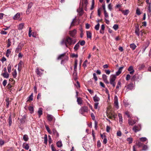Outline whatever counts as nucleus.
Returning a JSON list of instances; mask_svg holds the SVG:
<instances>
[{"label":"nucleus","mask_w":151,"mask_h":151,"mask_svg":"<svg viewBox=\"0 0 151 151\" xmlns=\"http://www.w3.org/2000/svg\"><path fill=\"white\" fill-rule=\"evenodd\" d=\"M88 2L87 0H81L80 3L78 11L81 12L83 11V9H85L86 8V6L88 4Z\"/></svg>","instance_id":"f257e3e1"},{"label":"nucleus","mask_w":151,"mask_h":151,"mask_svg":"<svg viewBox=\"0 0 151 151\" xmlns=\"http://www.w3.org/2000/svg\"><path fill=\"white\" fill-rule=\"evenodd\" d=\"M76 42L75 40H72V38H66L65 40H63L62 41L61 44L62 45H65L66 47H68V45L74 44Z\"/></svg>","instance_id":"f03ea898"},{"label":"nucleus","mask_w":151,"mask_h":151,"mask_svg":"<svg viewBox=\"0 0 151 151\" xmlns=\"http://www.w3.org/2000/svg\"><path fill=\"white\" fill-rule=\"evenodd\" d=\"M79 20L75 18L73 19L72 22H71L70 27L75 25H77L79 24Z\"/></svg>","instance_id":"7ed1b4c3"},{"label":"nucleus","mask_w":151,"mask_h":151,"mask_svg":"<svg viewBox=\"0 0 151 151\" xmlns=\"http://www.w3.org/2000/svg\"><path fill=\"white\" fill-rule=\"evenodd\" d=\"M88 111V108L86 106H84L83 107H82L80 110V113L82 114H83V113L84 112H87Z\"/></svg>","instance_id":"20e7f679"},{"label":"nucleus","mask_w":151,"mask_h":151,"mask_svg":"<svg viewBox=\"0 0 151 151\" xmlns=\"http://www.w3.org/2000/svg\"><path fill=\"white\" fill-rule=\"evenodd\" d=\"M77 32L76 29H74L73 30L70 31L69 32V34L71 37H73L75 36Z\"/></svg>","instance_id":"39448f33"},{"label":"nucleus","mask_w":151,"mask_h":151,"mask_svg":"<svg viewBox=\"0 0 151 151\" xmlns=\"http://www.w3.org/2000/svg\"><path fill=\"white\" fill-rule=\"evenodd\" d=\"M114 100V105L116 107V108L117 109H118L119 107L118 99V98L116 96H115Z\"/></svg>","instance_id":"423d86ee"},{"label":"nucleus","mask_w":151,"mask_h":151,"mask_svg":"<svg viewBox=\"0 0 151 151\" xmlns=\"http://www.w3.org/2000/svg\"><path fill=\"white\" fill-rule=\"evenodd\" d=\"M128 122L129 125L132 126L136 123V120H132L131 119H129L128 120Z\"/></svg>","instance_id":"0eeeda50"},{"label":"nucleus","mask_w":151,"mask_h":151,"mask_svg":"<svg viewBox=\"0 0 151 151\" xmlns=\"http://www.w3.org/2000/svg\"><path fill=\"white\" fill-rule=\"evenodd\" d=\"M139 127H141V125L140 124L138 126H135L133 128V130L135 132H137L140 130V129L139 128Z\"/></svg>","instance_id":"6e6552de"},{"label":"nucleus","mask_w":151,"mask_h":151,"mask_svg":"<svg viewBox=\"0 0 151 151\" xmlns=\"http://www.w3.org/2000/svg\"><path fill=\"white\" fill-rule=\"evenodd\" d=\"M47 118L48 120L50 122L52 121L54 119V120L55 119L53 116L50 114H47Z\"/></svg>","instance_id":"1a4fd4ad"},{"label":"nucleus","mask_w":151,"mask_h":151,"mask_svg":"<svg viewBox=\"0 0 151 151\" xmlns=\"http://www.w3.org/2000/svg\"><path fill=\"white\" fill-rule=\"evenodd\" d=\"M102 78L104 82L107 84L109 83V82L107 80V76L105 74L102 75Z\"/></svg>","instance_id":"9d476101"},{"label":"nucleus","mask_w":151,"mask_h":151,"mask_svg":"<svg viewBox=\"0 0 151 151\" xmlns=\"http://www.w3.org/2000/svg\"><path fill=\"white\" fill-rule=\"evenodd\" d=\"M123 68V66L120 67L119 68L118 71L116 72V76H118L121 74Z\"/></svg>","instance_id":"9b49d317"},{"label":"nucleus","mask_w":151,"mask_h":151,"mask_svg":"<svg viewBox=\"0 0 151 151\" xmlns=\"http://www.w3.org/2000/svg\"><path fill=\"white\" fill-rule=\"evenodd\" d=\"M128 71L130 72V73L131 74H133L134 72V70L133 69V67L132 66H130L129 68Z\"/></svg>","instance_id":"f8f14e48"},{"label":"nucleus","mask_w":151,"mask_h":151,"mask_svg":"<svg viewBox=\"0 0 151 151\" xmlns=\"http://www.w3.org/2000/svg\"><path fill=\"white\" fill-rule=\"evenodd\" d=\"M116 78V76L114 75H111L110 76V82H114Z\"/></svg>","instance_id":"ddd939ff"},{"label":"nucleus","mask_w":151,"mask_h":151,"mask_svg":"<svg viewBox=\"0 0 151 151\" xmlns=\"http://www.w3.org/2000/svg\"><path fill=\"white\" fill-rule=\"evenodd\" d=\"M20 16V14L19 13H17L16 15H15L13 17V19L14 20H16L19 19Z\"/></svg>","instance_id":"4468645a"},{"label":"nucleus","mask_w":151,"mask_h":151,"mask_svg":"<svg viewBox=\"0 0 151 151\" xmlns=\"http://www.w3.org/2000/svg\"><path fill=\"white\" fill-rule=\"evenodd\" d=\"M93 99L94 101L95 102H98L100 100V98L99 97H98L96 95L93 97Z\"/></svg>","instance_id":"2eb2a0df"},{"label":"nucleus","mask_w":151,"mask_h":151,"mask_svg":"<svg viewBox=\"0 0 151 151\" xmlns=\"http://www.w3.org/2000/svg\"><path fill=\"white\" fill-rule=\"evenodd\" d=\"M24 23H22L19 24L18 26V29L19 30H22L24 27Z\"/></svg>","instance_id":"dca6fc26"},{"label":"nucleus","mask_w":151,"mask_h":151,"mask_svg":"<svg viewBox=\"0 0 151 151\" xmlns=\"http://www.w3.org/2000/svg\"><path fill=\"white\" fill-rule=\"evenodd\" d=\"M134 87V84L133 83H131L129 84L127 86V88L129 90H132L133 89Z\"/></svg>","instance_id":"f3484780"},{"label":"nucleus","mask_w":151,"mask_h":151,"mask_svg":"<svg viewBox=\"0 0 151 151\" xmlns=\"http://www.w3.org/2000/svg\"><path fill=\"white\" fill-rule=\"evenodd\" d=\"M77 101L78 103V104L79 105H81V104H82L83 102V100L80 97H77Z\"/></svg>","instance_id":"a211bd4d"},{"label":"nucleus","mask_w":151,"mask_h":151,"mask_svg":"<svg viewBox=\"0 0 151 151\" xmlns=\"http://www.w3.org/2000/svg\"><path fill=\"white\" fill-rule=\"evenodd\" d=\"M32 6V4L30 3L28 6L27 9V10L26 13L27 14H29V12L30 11V9L31 7Z\"/></svg>","instance_id":"6ab92c4d"},{"label":"nucleus","mask_w":151,"mask_h":151,"mask_svg":"<svg viewBox=\"0 0 151 151\" xmlns=\"http://www.w3.org/2000/svg\"><path fill=\"white\" fill-rule=\"evenodd\" d=\"M2 76L5 78H8L9 77V74L7 72H4L2 74Z\"/></svg>","instance_id":"aec40b11"},{"label":"nucleus","mask_w":151,"mask_h":151,"mask_svg":"<svg viewBox=\"0 0 151 151\" xmlns=\"http://www.w3.org/2000/svg\"><path fill=\"white\" fill-rule=\"evenodd\" d=\"M80 45L79 42L77 43L74 47V49L75 51H77L79 48Z\"/></svg>","instance_id":"412c9836"},{"label":"nucleus","mask_w":151,"mask_h":151,"mask_svg":"<svg viewBox=\"0 0 151 151\" xmlns=\"http://www.w3.org/2000/svg\"><path fill=\"white\" fill-rule=\"evenodd\" d=\"M22 63L20 61L18 64V70L19 71H20L22 68Z\"/></svg>","instance_id":"4be33fe9"},{"label":"nucleus","mask_w":151,"mask_h":151,"mask_svg":"<svg viewBox=\"0 0 151 151\" xmlns=\"http://www.w3.org/2000/svg\"><path fill=\"white\" fill-rule=\"evenodd\" d=\"M65 53H63V54H62L60 55H59L58 56V57L57 58V59L58 60H60V59H63L64 58V57L65 56Z\"/></svg>","instance_id":"5701e85b"},{"label":"nucleus","mask_w":151,"mask_h":151,"mask_svg":"<svg viewBox=\"0 0 151 151\" xmlns=\"http://www.w3.org/2000/svg\"><path fill=\"white\" fill-rule=\"evenodd\" d=\"M78 64V60L77 59H76L75 61V65H74V70L76 71L77 69V66Z\"/></svg>","instance_id":"b1692460"},{"label":"nucleus","mask_w":151,"mask_h":151,"mask_svg":"<svg viewBox=\"0 0 151 151\" xmlns=\"http://www.w3.org/2000/svg\"><path fill=\"white\" fill-rule=\"evenodd\" d=\"M137 67L138 68L139 70H141L145 67V65L144 64H142L139 65L137 66Z\"/></svg>","instance_id":"393cba45"},{"label":"nucleus","mask_w":151,"mask_h":151,"mask_svg":"<svg viewBox=\"0 0 151 151\" xmlns=\"http://www.w3.org/2000/svg\"><path fill=\"white\" fill-rule=\"evenodd\" d=\"M136 47V46L134 43L131 44L130 45V47L133 50H135Z\"/></svg>","instance_id":"a878e982"},{"label":"nucleus","mask_w":151,"mask_h":151,"mask_svg":"<svg viewBox=\"0 0 151 151\" xmlns=\"http://www.w3.org/2000/svg\"><path fill=\"white\" fill-rule=\"evenodd\" d=\"M38 113L39 115V117H40L41 115H42V108H40L39 109L38 111Z\"/></svg>","instance_id":"bb28decb"},{"label":"nucleus","mask_w":151,"mask_h":151,"mask_svg":"<svg viewBox=\"0 0 151 151\" xmlns=\"http://www.w3.org/2000/svg\"><path fill=\"white\" fill-rule=\"evenodd\" d=\"M8 122L9 126H10L12 123V118L11 116H9L8 119Z\"/></svg>","instance_id":"cd10ccee"},{"label":"nucleus","mask_w":151,"mask_h":151,"mask_svg":"<svg viewBox=\"0 0 151 151\" xmlns=\"http://www.w3.org/2000/svg\"><path fill=\"white\" fill-rule=\"evenodd\" d=\"M57 145L58 147H60L62 146V144L61 141H59L57 142Z\"/></svg>","instance_id":"c85d7f7f"},{"label":"nucleus","mask_w":151,"mask_h":151,"mask_svg":"<svg viewBox=\"0 0 151 151\" xmlns=\"http://www.w3.org/2000/svg\"><path fill=\"white\" fill-rule=\"evenodd\" d=\"M52 132L53 134L56 135L57 137L59 136V134L55 129H53L52 130Z\"/></svg>","instance_id":"c756f323"},{"label":"nucleus","mask_w":151,"mask_h":151,"mask_svg":"<svg viewBox=\"0 0 151 151\" xmlns=\"http://www.w3.org/2000/svg\"><path fill=\"white\" fill-rule=\"evenodd\" d=\"M118 116L119 118V122L121 124L122 122V119L121 115L120 114H118Z\"/></svg>","instance_id":"7c9ffc66"},{"label":"nucleus","mask_w":151,"mask_h":151,"mask_svg":"<svg viewBox=\"0 0 151 151\" xmlns=\"http://www.w3.org/2000/svg\"><path fill=\"white\" fill-rule=\"evenodd\" d=\"M139 26L138 25L135 27V32L136 34H138L139 32Z\"/></svg>","instance_id":"2f4dec72"},{"label":"nucleus","mask_w":151,"mask_h":151,"mask_svg":"<svg viewBox=\"0 0 151 151\" xmlns=\"http://www.w3.org/2000/svg\"><path fill=\"white\" fill-rule=\"evenodd\" d=\"M150 42L148 40L147 41V42L146 43V45L145 46V47L143 49V52H142L143 53L145 52L146 48L148 46Z\"/></svg>","instance_id":"473e14b6"},{"label":"nucleus","mask_w":151,"mask_h":151,"mask_svg":"<svg viewBox=\"0 0 151 151\" xmlns=\"http://www.w3.org/2000/svg\"><path fill=\"white\" fill-rule=\"evenodd\" d=\"M23 139L25 141H27L29 139L28 136L26 134L24 135L23 137Z\"/></svg>","instance_id":"72a5a7b5"},{"label":"nucleus","mask_w":151,"mask_h":151,"mask_svg":"<svg viewBox=\"0 0 151 151\" xmlns=\"http://www.w3.org/2000/svg\"><path fill=\"white\" fill-rule=\"evenodd\" d=\"M87 38H91V34L89 31H87L86 32Z\"/></svg>","instance_id":"f704fd0d"},{"label":"nucleus","mask_w":151,"mask_h":151,"mask_svg":"<svg viewBox=\"0 0 151 151\" xmlns=\"http://www.w3.org/2000/svg\"><path fill=\"white\" fill-rule=\"evenodd\" d=\"M12 74L14 78H15L16 77L17 73L16 69L14 70V72L12 73Z\"/></svg>","instance_id":"c9c22d12"},{"label":"nucleus","mask_w":151,"mask_h":151,"mask_svg":"<svg viewBox=\"0 0 151 151\" xmlns=\"http://www.w3.org/2000/svg\"><path fill=\"white\" fill-rule=\"evenodd\" d=\"M140 140L142 142H144L146 141L147 140V139L146 137H142L139 138Z\"/></svg>","instance_id":"e433bc0d"},{"label":"nucleus","mask_w":151,"mask_h":151,"mask_svg":"<svg viewBox=\"0 0 151 151\" xmlns=\"http://www.w3.org/2000/svg\"><path fill=\"white\" fill-rule=\"evenodd\" d=\"M44 143L46 144L47 141V137L46 135H45V136L44 137Z\"/></svg>","instance_id":"4c0bfd02"},{"label":"nucleus","mask_w":151,"mask_h":151,"mask_svg":"<svg viewBox=\"0 0 151 151\" xmlns=\"http://www.w3.org/2000/svg\"><path fill=\"white\" fill-rule=\"evenodd\" d=\"M136 145L138 147H142L143 145V144L140 142H138L137 143Z\"/></svg>","instance_id":"58836bf2"},{"label":"nucleus","mask_w":151,"mask_h":151,"mask_svg":"<svg viewBox=\"0 0 151 151\" xmlns=\"http://www.w3.org/2000/svg\"><path fill=\"white\" fill-rule=\"evenodd\" d=\"M46 129L47 131V132L50 134H51L52 133L51 131L50 130L49 128L48 127V126L47 125L45 126Z\"/></svg>","instance_id":"ea45409f"},{"label":"nucleus","mask_w":151,"mask_h":151,"mask_svg":"<svg viewBox=\"0 0 151 151\" xmlns=\"http://www.w3.org/2000/svg\"><path fill=\"white\" fill-rule=\"evenodd\" d=\"M123 102L124 105L126 106H128V105H129V102L128 101H126L125 100Z\"/></svg>","instance_id":"a19ab883"},{"label":"nucleus","mask_w":151,"mask_h":151,"mask_svg":"<svg viewBox=\"0 0 151 151\" xmlns=\"http://www.w3.org/2000/svg\"><path fill=\"white\" fill-rule=\"evenodd\" d=\"M127 140L128 141L129 143L130 144L132 142V138L129 137L127 139Z\"/></svg>","instance_id":"79ce46f5"},{"label":"nucleus","mask_w":151,"mask_h":151,"mask_svg":"<svg viewBox=\"0 0 151 151\" xmlns=\"http://www.w3.org/2000/svg\"><path fill=\"white\" fill-rule=\"evenodd\" d=\"M143 146L142 150H146L148 149V147L147 145H143Z\"/></svg>","instance_id":"37998d69"},{"label":"nucleus","mask_w":151,"mask_h":151,"mask_svg":"<svg viewBox=\"0 0 151 151\" xmlns=\"http://www.w3.org/2000/svg\"><path fill=\"white\" fill-rule=\"evenodd\" d=\"M10 39H9L8 40V43L7 45V47H9L11 45V42H10Z\"/></svg>","instance_id":"c03bdc74"},{"label":"nucleus","mask_w":151,"mask_h":151,"mask_svg":"<svg viewBox=\"0 0 151 151\" xmlns=\"http://www.w3.org/2000/svg\"><path fill=\"white\" fill-rule=\"evenodd\" d=\"M104 138L103 141V142L104 144H106L107 143V139L106 136L105 135H104Z\"/></svg>","instance_id":"a18cd8bd"},{"label":"nucleus","mask_w":151,"mask_h":151,"mask_svg":"<svg viewBox=\"0 0 151 151\" xmlns=\"http://www.w3.org/2000/svg\"><path fill=\"white\" fill-rule=\"evenodd\" d=\"M23 147L25 148V149L27 150H28L29 149V145L27 144L25 146H24V144H23Z\"/></svg>","instance_id":"49530a36"},{"label":"nucleus","mask_w":151,"mask_h":151,"mask_svg":"<svg viewBox=\"0 0 151 151\" xmlns=\"http://www.w3.org/2000/svg\"><path fill=\"white\" fill-rule=\"evenodd\" d=\"M78 42L79 43V44H80L82 46H83L84 45L85 43V42L84 40L79 41Z\"/></svg>","instance_id":"de8ad7c7"},{"label":"nucleus","mask_w":151,"mask_h":151,"mask_svg":"<svg viewBox=\"0 0 151 151\" xmlns=\"http://www.w3.org/2000/svg\"><path fill=\"white\" fill-rule=\"evenodd\" d=\"M7 69L8 72L10 73L11 71V65L10 64H9L8 65L7 67Z\"/></svg>","instance_id":"09e8293b"},{"label":"nucleus","mask_w":151,"mask_h":151,"mask_svg":"<svg viewBox=\"0 0 151 151\" xmlns=\"http://www.w3.org/2000/svg\"><path fill=\"white\" fill-rule=\"evenodd\" d=\"M118 25L117 24H114L113 27V28H114V29L116 30L118 29Z\"/></svg>","instance_id":"8fccbe9b"},{"label":"nucleus","mask_w":151,"mask_h":151,"mask_svg":"<svg viewBox=\"0 0 151 151\" xmlns=\"http://www.w3.org/2000/svg\"><path fill=\"white\" fill-rule=\"evenodd\" d=\"M121 82H120V81H119L118 82V83H117V85L116 86V89H117V90H118L119 87L120 86H121Z\"/></svg>","instance_id":"3c124183"},{"label":"nucleus","mask_w":151,"mask_h":151,"mask_svg":"<svg viewBox=\"0 0 151 151\" xmlns=\"http://www.w3.org/2000/svg\"><path fill=\"white\" fill-rule=\"evenodd\" d=\"M136 13L137 14V15H140L141 14L140 11L139 9L137 8L136 11Z\"/></svg>","instance_id":"603ef678"},{"label":"nucleus","mask_w":151,"mask_h":151,"mask_svg":"<svg viewBox=\"0 0 151 151\" xmlns=\"http://www.w3.org/2000/svg\"><path fill=\"white\" fill-rule=\"evenodd\" d=\"M123 13L124 15H127L129 13V11L128 10L124 11Z\"/></svg>","instance_id":"864d4df0"},{"label":"nucleus","mask_w":151,"mask_h":151,"mask_svg":"<svg viewBox=\"0 0 151 151\" xmlns=\"http://www.w3.org/2000/svg\"><path fill=\"white\" fill-rule=\"evenodd\" d=\"M100 24L99 23H98L96 25L95 27V29L97 30H98L99 29V27Z\"/></svg>","instance_id":"5fc2aeb1"},{"label":"nucleus","mask_w":151,"mask_h":151,"mask_svg":"<svg viewBox=\"0 0 151 151\" xmlns=\"http://www.w3.org/2000/svg\"><path fill=\"white\" fill-rule=\"evenodd\" d=\"M105 29V26L104 24H102L101 26V29L100 30V32L101 33H102V31H103Z\"/></svg>","instance_id":"6e6d98bb"},{"label":"nucleus","mask_w":151,"mask_h":151,"mask_svg":"<svg viewBox=\"0 0 151 151\" xmlns=\"http://www.w3.org/2000/svg\"><path fill=\"white\" fill-rule=\"evenodd\" d=\"M93 78H94L95 80V81H96L97 80V76H96V74L95 73H93Z\"/></svg>","instance_id":"4d7b16f0"},{"label":"nucleus","mask_w":151,"mask_h":151,"mask_svg":"<svg viewBox=\"0 0 151 151\" xmlns=\"http://www.w3.org/2000/svg\"><path fill=\"white\" fill-rule=\"evenodd\" d=\"M94 0H92L91 7V10H92L94 8Z\"/></svg>","instance_id":"13d9d810"},{"label":"nucleus","mask_w":151,"mask_h":151,"mask_svg":"<svg viewBox=\"0 0 151 151\" xmlns=\"http://www.w3.org/2000/svg\"><path fill=\"white\" fill-rule=\"evenodd\" d=\"M104 16H105V17L106 18H108L109 17V16L108 15V14L106 12V10H105V11H104Z\"/></svg>","instance_id":"bf43d9fd"},{"label":"nucleus","mask_w":151,"mask_h":151,"mask_svg":"<svg viewBox=\"0 0 151 151\" xmlns=\"http://www.w3.org/2000/svg\"><path fill=\"white\" fill-rule=\"evenodd\" d=\"M36 72L37 74L38 75H40L41 74L40 72L39 71L38 68L36 70Z\"/></svg>","instance_id":"052dcab7"},{"label":"nucleus","mask_w":151,"mask_h":151,"mask_svg":"<svg viewBox=\"0 0 151 151\" xmlns=\"http://www.w3.org/2000/svg\"><path fill=\"white\" fill-rule=\"evenodd\" d=\"M38 35L37 34V33L35 32H32V36L33 37H37V35Z\"/></svg>","instance_id":"680f3d73"},{"label":"nucleus","mask_w":151,"mask_h":151,"mask_svg":"<svg viewBox=\"0 0 151 151\" xmlns=\"http://www.w3.org/2000/svg\"><path fill=\"white\" fill-rule=\"evenodd\" d=\"M28 109L30 111L33 112V108L32 106H29L28 107Z\"/></svg>","instance_id":"e2e57ef3"},{"label":"nucleus","mask_w":151,"mask_h":151,"mask_svg":"<svg viewBox=\"0 0 151 151\" xmlns=\"http://www.w3.org/2000/svg\"><path fill=\"white\" fill-rule=\"evenodd\" d=\"M99 103L98 102H96L94 104V108L95 109H97L98 108V106Z\"/></svg>","instance_id":"0e129e2a"},{"label":"nucleus","mask_w":151,"mask_h":151,"mask_svg":"<svg viewBox=\"0 0 151 151\" xmlns=\"http://www.w3.org/2000/svg\"><path fill=\"white\" fill-rule=\"evenodd\" d=\"M110 127L108 126H106V131L107 132H109L110 130Z\"/></svg>","instance_id":"69168bd1"},{"label":"nucleus","mask_w":151,"mask_h":151,"mask_svg":"<svg viewBox=\"0 0 151 151\" xmlns=\"http://www.w3.org/2000/svg\"><path fill=\"white\" fill-rule=\"evenodd\" d=\"M7 83V81L6 80H4L2 84L4 86H6Z\"/></svg>","instance_id":"338daca9"},{"label":"nucleus","mask_w":151,"mask_h":151,"mask_svg":"<svg viewBox=\"0 0 151 151\" xmlns=\"http://www.w3.org/2000/svg\"><path fill=\"white\" fill-rule=\"evenodd\" d=\"M130 78V76L129 74H127L126 77V80L127 81L129 80Z\"/></svg>","instance_id":"774afa93"}]
</instances>
